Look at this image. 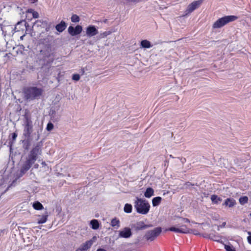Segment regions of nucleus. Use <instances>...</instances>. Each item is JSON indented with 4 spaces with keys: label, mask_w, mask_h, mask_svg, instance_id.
<instances>
[{
    "label": "nucleus",
    "mask_w": 251,
    "mask_h": 251,
    "mask_svg": "<svg viewBox=\"0 0 251 251\" xmlns=\"http://www.w3.org/2000/svg\"><path fill=\"white\" fill-rule=\"evenodd\" d=\"M225 248L226 251H236L232 246L229 245H225Z\"/></svg>",
    "instance_id": "nucleus-35"
},
{
    "label": "nucleus",
    "mask_w": 251,
    "mask_h": 251,
    "mask_svg": "<svg viewBox=\"0 0 251 251\" xmlns=\"http://www.w3.org/2000/svg\"><path fill=\"white\" fill-rule=\"evenodd\" d=\"M38 216L40 217V218L38 219L37 223L39 224H44L48 220L49 216L48 212L46 211L42 216L38 215Z\"/></svg>",
    "instance_id": "nucleus-16"
},
{
    "label": "nucleus",
    "mask_w": 251,
    "mask_h": 251,
    "mask_svg": "<svg viewBox=\"0 0 251 251\" xmlns=\"http://www.w3.org/2000/svg\"><path fill=\"white\" fill-rule=\"evenodd\" d=\"M41 147L40 145L38 144L32 149L27 157L35 162L38 158V155L41 154Z\"/></svg>",
    "instance_id": "nucleus-6"
},
{
    "label": "nucleus",
    "mask_w": 251,
    "mask_h": 251,
    "mask_svg": "<svg viewBox=\"0 0 251 251\" xmlns=\"http://www.w3.org/2000/svg\"><path fill=\"white\" fill-rule=\"evenodd\" d=\"M201 3L202 0H199L192 2L191 3L188 5L187 9L184 12V14L183 16H186L191 13L195 9L199 7Z\"/></svg>",
    "instance_id": "nucleus-7"
},
{
    "label": "nucleus",
    "mask_w": 251,
    "mask_h": 251,
    "mask_svg": "<svg viewBox=\"0 0 251 251\" xmlns=\"http://www.w3.org/2000/svg\"><path fill=\"white\" fill-rule=\"evenodd\" d=\"M53 128V125L50 122L48 124L46 129L48 131L51 130Z\"/></svg>",
    "instance_id": "nucleus-34"
},
{
    "label": "nucleus",
    "mask_w": 251,
    "mask_h": 251,
    "mask_svg": "<svg viewBox=\"0 0 251 251\" xmlns=\"http://www.w3.org/2000/svg\"><path fill=\"white\" fill-rule=\"evenodd\" d=\"M238 19V17L233 15L226 16L218 19L215 21L212 25L213 29L220 28L227 24L234 21Z\"/></svg>",
    "instance_id": "nucleus-3"
},
{
    "label": "nucleus",
    "mask_w": 251,
    "mask_h": 251,
    "mask_svg": "<svg viewBox=\"0 0 251 251\" xmlns=\"http://www.w3.org/2000/svg\"><path fill=\"white\" fill-rule=\"evenodd\" d=\"M132 210V206L131 204L126 203L124 206V211L127 213H130Z\"/></svg>",
    "instance_id": "nucleus-27"
},
{
    "label": "nucleus",
    "mask_w": 251,
    "mask_h": 251,
    "mask_svg": "<svg viewBox=\"0 0 251 251\" xmlns=\"http://www.w3.org/2000/svg\"><path fill=\"white\" fill-rule=\"evenodd\" d=\"M247 241L249 244L251 245V236H249L247 237Z\"/></svg>",
    "instance_id": "nucleus-38"
},
{
    "label": "nucleus",
    "mask_w": 251,
    "mask_h": 251,
    "mask_svg": "<svg viewBox=\"0 0 251 251\" xmlns=\"http://www.w3.org/2000/svg\"><path fill=\"white\" fill-rule=\"evenodd\" d=\"M49 30H50V27H49H49H47L46 28V31H49Z\"/></svg>",
    "instance_id": "nucleus-43"
},
{
    "label": "nucleus",
    "mask_w": 251,
    "mask_h": 251,
    "mask_svg": "<svg viewBox=\"0 0 251 251\" xmlns=\"http://www.w3.org/2000/svg\"><path fill=\"white\" fill-rule=\"evenodd\" d=\"M162 198L160 197H156L152 199V206L155 207L158 206L161 202Z\"/></svg>",
    "instance_id": "nucleus-23"
},
{
    "label": "nucleus",
    "mask_w": 251,
    "mask_h": 251,
    "mask_svg": "<svg viewBox=\"0 0 251 251\" xmlns=\"http://www.w3.org/2000/svg\"><path fill=\"white\" fill-rule=\"evenodd\" d=\"M35 162V161L27 157L21 168L20 173L22 175L25 174Z\"/></svg>",
    "instance_id": "nucleus-9"
},
{
    "label": "nucleus",
    "mask_w": 251,
    "mask_h": 251,
    "mask_svg": "<svg viewBox=\"0 0 251 251\" xmlns=\"http://www.w3.org/2000/svg\"><path fill=\"white\" fill-rule=\"evenodd\" d=\"M97 251H106L105 250L103 249H98Z\"/></svg>",
    "instance_id": "nucleus-41"
},
{
    "label": "nucleus",
    "mask_w": 251,
    "mask_h": 251,
    "mask_svg": "<svg viewBox=\"0 0 251 251\" xmlns=\"http://www.w3.org/2000/svg\"><path fill=\"white\" fill-rule=\"evenodd\" d=\"M27 12L32 14V16L34 18H38L39 17V14L37 12L33 11V10L30 9L27 10Z\"/></svg>",
    "instance_id": "nucleus-33"
},
{
    "label": "nucleus",
    "mask_w": 251,
    "mask_h": 251,
    "mask_svg": "<svg viewBox=\"0 0 251 251\" xmlns=\"http://www.w3.org/2000/svg\"><path fill=\"white\" fill-rule=\"evenodd\" d=\"M38 228H39V229H41V227H38Z\"/></svg>",
    "instance_id": "nucleus-47"
},
{
    "label": "nucleus",
    "mask_w": 251,
    "mask_h": 251,
    "mask_svg": "<svg viewBox=\"0 0 251 251\" xmlns=\"http://www.w3.org/2000/svg\"><path fill=\"white\" fill-rule=\"evenodd\" d=\"M25 97L27 100H33L39 97L42 94L41 88L37 87H29L24 90Z\"/></svg>",
    "instance_id": "nucleus-2"
},
{
    "label": "nucleus",
    "mask_w": 251,
    "mask_h": 251,
    "mask_svg": "<svg viewBox=\"0 0 251 251\" xmlns=\"http://www.w3.org/2000/svg\"><path fill=\"white\" fill-rule=\"evenodd\" d=\"M23 143V148L25 150H27L29 147V139H25L22 141Z\"/></svg>",
    "instance_id": "nucleus-28"
},
{
    "label": "nucleus",
    "mask_w": 251,
    "mask_h": 251,
    "mask_svg": "<svg viewBox=\"0 0 251 251\" xmlns=\"http://www.w3.org/2000/svg\"><path fill=\"white\" fill-rule=\"evenodd\" d=\"M162 229L161 227H155L152 230L147 231L146 232L144 238H145L148 241L152 242L159 235Z\"/></svg>",
    "instance_id": "nucleus-5"
},
{
    "label": "nucleus",
    "mask_w": 251,
    "mask_h": 251,
    "mask_svg": "<svg viewBox=\"0 0 251 251\" xmlns=\"http://www.w3.org/2000/svg\"><path fill=\"white\" fill-rule=\"evenodd\" d=\"M170 231L180 233H187L189 232V229L185 225H178L177 227H171L168 229Z\"/></svg>",
    "instance_id": "nucleus-10"
},
{
    "label": "nucleus",
    "mask_w": 251,
    "mask_h": 251,
    "mask_svg": "<svg viewBox=\"0 0 251 251\" xmlns=\"http://www.w3.org/2000/svg\"><path fill=\"white\" fill-rule=\"evenodd\" d=\"M182 221L183 223H189L190 222L189 219H186V218L182 219Z\"/></svg>",
    "instance_id": "nucleus-40"
},
{
    "label": "nucleus",
    "mask_w": 251,
    "mask_h": 251,
    "mask_svg": "<svg viewBox=\"0 0 251 251\" xmlns=\"http://www.w3.org/2000/svg\"><path fill=\"white\" fill-rule=\"evenodd\" d=\"M33 207L36 210H42L44 208L43 205L39 201H37L33 203Z\"/></svg>",
    "instance_id": "nucleus-26"
},
{
    "label": "nucleus",
    "mask_w": 251,
    "mask_h": 251,
    "mask_svg": "<svg viewBox=\"0 0 251 251\" xmlns=\"http://www.w3.org/2000/svg\"><path fill=\"white\" fill-rule=\"evenodd\" d=\"M132 235L131 229L129 227H125L119 231V236L121 238H128Z\"/></svg>",
    "instance_id": "nucleus-13"
},
{
    "label": "nucleus",
    "mask_w": 251,
    "mask_h": 251,
    "mask_svg": "<svg viewBox=\"0 0 251 251\" xmlns=\"http://www.w3.org/2000/svg\"><path fill=\"white\" fill-rule=\"evenodd\" d=\"M71 21L74 23L79 22L80 18L78 16L75 14H73L71 17Z\"/></svg>",
    "instance_id": "nucleus-32"
},
{
    "label": "nucleus",
    "mask_w": 251,
    "mask_h": 251,
    "mask_svg": "<svg viewBox=\"0 0 251 251\" xmlns=\"http://www.w3.org/2000/svg\"><path fill=\"white\" fill-rule=\"evenodd\" d=\"M209 238L217 242H219L221 240V237L219 235H215L214 234H210Z\"/></svg>",
    "instance_id": "nucleus-29"
},
{
    "label": "nucleus",
    "mask_w": 251,
    "mask_h": 251,
    "mask_svg": "<svg viewBox=\"0 0 251 251\" xmlns=\"http://www.w3.org/2000/svg\"><path fill=\"white\" fill-rule=\"evenodd\" d=\"M67 26V24L64 21H62L59 24L56 25L55 29L59 32H62L66 29Z\"/></svg>",
    "instance_id": "nucleus-15"
},
{
    "label": "nucleus",
    "mask_w": 251,
    "mask_h": 251,
    "mask_svg": "<svg viewBox=\"0 0 251 251\" xmlns=\"http://www.w3.org/2000/svg\"><path fill=\"white\" fill-rule=\"evenodd\" d=\"M33 131V125L31 118L28 116L25 117L24 129L23 131V137L25 139H30L31 134Z\"/></svg>",
    "instance_id": "nucleus-4"
},
{
    "label": "nucleus",
    "mask_w": 251,
    "mask_h": 251,
    "mask_svg": "<svg viewBox=\"0 0 251 251\" xmlns=\"http://www.w3.org/2000/svg\"><path fill=\"white\" fill-rule=\"evenodd\" d=\"M211 200L214 204H218L222 201V199L215 195L211 196Z\"/></svg>",
    "instance_id": "nucleus-25"
},
{
    "label": "nucleus",
    "mask_w": 251,
    "mask_h": 251,
    "mask_svg": "<svg viewBox=\"0 0 251 251\" xmlns=\"http://www.w3.org/2000/svg\"><path fill=\"white\" fill-rule=\"evenodd\" d=\"M25 35H23V36H21L20 37V39L21 40H23L24 39V37H25Z\"/></svg>",
    "instance_id": "nucleus-45"
},
{
    "label": "nucleus",
    "mask_w": 251,
    "mask_h": 251,
    "mask_svg": "<svg viewBox=\"0 0 251 251\" xmlns=\"http://www.w3.org/2000/svg\"><path fill=\"white\" fill-rule=\"evenodd\" d=\"M17 137V134L16 133H13L12 134V139L13 140H15L16 138Z\"/></svg>",
    "instance_id": "nucleus-37"
},
{
    "label": "nucleus",
    "mask_w": 251,
    "mask_h": 251,
    "mask_svg": "<svg viewBox=\"0 0 251 251\" xmlns=\"http://www.w3.org/2000/svg\"><path fill=\"white\" fill-rule=\"evenodd\" d=\"M38 166H39V165L37 164L34 165V168H38Z\"/></svg>",
    "instance_id": "nucleus-44"
},
{
    "label": "nucleus",
    "mask_w": 251,
    "mask_h": 251,
    "mask_svg": "<svg viewBox=\"0 0 251 251\" xmlns=\"http://www.w3.org/2000/svg\"><path fill=\"white\" fill-rule=\"evenodd\" d=\"M72 79L75 81H78L80 79V75L78 74H75L73 75Z\"/></svg>",
    "instance_id": "nucleus-36"
},
{
    "label": "nucleus",
    "mask_w": 251,
    "mask_h": 251,
    "mask_svg": "<svg viewBox=\"0 0 251 251\" xmlns=\"http://www.w3.org/2000/svg\"><path fill=\"white\" fill-rule=\"evenodd\" d=\"M43 54H44L45 57L50 58L51 57V62H52L54 60V54L53 53L51 52V49H48L47 50L44 51L43 52Z\"/></svg>",
    "instance_id": "nucleus-18"
},
{
    "label": "nucleus",
    "mask_w": 251,
    "mask_h": 251,
    "mask_svg": "<svg viewBox=\"0 0 251 251\" xmlns=\"http://www.w3.org/2000/svg\"><path fill=\"white\" fill-rule=\"evenodd\" d=\"M111 33L112 32L110 31H106L102 33H101L99 36V39L104 38L108 35H110Z\"/></svg>",
    "instance_id": "nucleus-30"
},
{
    "label": "nucleus",
    "mask_w": 251,
    "mask_h": 251,
    "mask_svg": "<svg viewBox=\"0 0 251 251\" xmlns=\"http://www.w3.org/2000/svg\"><path fill=\"white\" fill-rule=\"evenodd\" d=\"M134 206L137 212L142 215L147 214L151 207L150 204L147 201L139 198H137Z\"/></svg>",
    "instance_id": "nucleus-1"
},
{
    "label": "nucleus",
    "mask_w": 251,
    "mask_h": 251,
    "mask_svg": "<svg viewBox=\"0 0 251 251\" xmlns=\"http://www.w3.org/2000/svg\"><path fill=\"white\" fill-rule=\"evenodd\" d=\"M248 201V198L246 196H244V197H241L239 200V202L241 204H242V205L245 204V203H247Z\"/></svg>",
    "instance_id": "nucleus-31"
},
{
    "label": "nucleus",
    "mask_w": 251,
    "mask_h": 251,
    "mask_svg": "<svg viewBox=\"0 0 251 251\" xmlns=\"http://www.w3.org/2000/svg\"><path fill=\"white\" fill-rule=\"evenodd\" d=\"M154 195V190L151 187H148L144 193V196L147 198H150Z\"/></svg>",
    "instance_id": "nucleus-19"
},
{
    "label": "nucleus",
    "mask_w": 251,
    "mask_h": 251,
    "mask_svg": "<svg viewBox=\"0 0 251 251\" xmlns=\"http://www.w3.org/2000/svg\"><path fill=\"white\" fill-rule=\"evenodd\" d=\"M235 204L236 201L235 200L233 199L227 198L225 200L223 205H225L229 207H232L235 205Z\"/></svg>",
    "instance_id": "nucleus-17"
},
{
    "label": "nucleus",
    "mask_w": 251,
    "mask_h": 251,
    "mask_svg": "<svg viewBox=\"0 0 251 251\" xmlns=\"http://www.w3.org/2000/svg\"><path fill=\"white\" fill-rule=\"evenodd\" d=\"M120 221L116 218H113L111 220L110 225L116 229H118L120 226Z\"/></svg>",
    "instance_id": "nucleus-20"
},
{
    "label": "nucleus",
    "mask_w": 251,
    "mask_h": 251,
    "mask_svg": "<svg viewBox=\"0 0 251 251\" xmlns=\"http://www.w3.org/2000/svg\"><path fill=\"white\" fill-rule=\"evenodd\" d=\"M93 242L92 240H88L82 244L75 251H87L92 246Z\"/></svg>",
    "instance_id": "nucleus-14"
},
{
    "label": "nucleus",
    "mask_w": 251,
    "mask_h": 251,
    "mask_svg": "<svg viewBox=\"0 0 251 251\" xmlns=\"http://www.w3.org/2000/svg\"><path fill=\"white\" fill-rule=\"evenodd\" d=\"M99 33L98 30L93 25H89L86 29V34L88 37H92Z\"/></svg>",
    "instance_id": "nucleus-12"
},
{
    "label": "nucleus",
    "mask_w": 251,
    "mask_h": 251,
    "mask_svg": "<svg viewBox=\"0 0 251 251\" xmlns=\"http://www.w3.org/2000/svg\"><path fill=\"white\" fill-rule=\"evenodd\" d=\"M90 225L91 228L93 229L96 230L99 228L100 224L98 220L94 219L90 221Z\"/></svg>",
    "instance_id": "nucleus-21"
},
{
    "label": "nucleus",
    "mask_w": 251,
    "mask_h": 251,
    "mask_svg": "<svg viewBox=\"0 0 251 251\" xmlns=\"http://www.w3.org/2000/svg\"><path fill=\"white\" fill-rule=\"evenodd\" d=\"M38 0H28V2L30 3H35L38 1Z\"/></svg>",
    "instance_id": "nucleus-39"
},
{
    "label": "nucleus",
    "mask_w": 251,
    "mask_h": 251,
    "mask_svg": "<svg viewBox=\"0 0 251 251\" xmlns=\"http://www.w3.org/2000/svg\"><path fill=\"white\" fill-rule=\"evenodd\" d=\"M141 46L143 48L149 49L152 47L151 42L147 40H143L141 42Z\"/></svg>",
    "instance_id": "nucleus-22"
},
{
    "label": "nucleus",
    "mask_w": 251,
    "mask_h": 251,
    "mask_svg": "<svg viewBox=\"0 0 251 251\" xmlns=\"http://www.w3.org/2000/svg\"><path fill=\"white\" fill-rule=\"evenodd\" d=\"M226 225V222H224L222 225H221V227H224Z\"/></svg>",
    "instance_id": "nucleus-42"
},
{
    "label": "nucleus",
    "mask_w": 251,
    "mask_h": 251,
    "mask_svg": "<svg viewBox=\"0 0 251 251\" xmlns=\"http://www.w3.org/2000/svg\"><path fill=\"white\" fill-rule=\"evenodd\" d=\"M82 30V27L81 25H77L75 27L70 26L68 27V33L72 36L79 34Z\"/></svg>",
    "instance_id": "nucleus-11"
},
{
    "label": "nucleus",
    "mask_w": 251,
    "mask_h": 251,
    "mask_svg": "<svg viewBox=\"0 0 251 251\" xmlns=\"http://www.w3.org/2000/svg\"><path fill=\"white\" fill-rule=\"evenodd\" d=\"M248 234L249 235V236H251V232L248 231Z\"/></svg>",
    "instance_id": "nucleus-46"
},
{
    "label": "nucleus",
    "mask_w": 251,
    "mask_h": 251,
    "mask_svg": "<svg viewBox=\"0 0 251 251\" xmlns=\"http://www.w3.org/2000/svg\"><path fill=\"white\" fill-rule=\"evenodd\" d=\"M134 244L138 247H142L145 244V242L143 241V238L141 237H138L135 240Z\"/></svg>",
    "instance_id": "nucleus-24"
},
{
    "label": "nucleus",
    "mask_w": 251,
    "mask_h": 251,
    "mask_svg": "<svg viewBox=\"0 0 251 251\" xmlns=\"http://www.w3.org/2000/svg\"><path fill=\"white\" fill-rule=\"evenodd\" d=\"M151 226L146 225L143 221H138L131 225V228L136 230H142L150 227Z\"/></svg>",
    "instance_id": "nucleus-8"
}]
</instances>
